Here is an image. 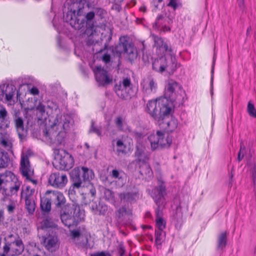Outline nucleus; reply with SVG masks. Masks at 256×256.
<instances>
[{"label": "nucleus", "mask_w": 256, "mask_h": 256, "mask_svg": "<svg viewBox=\"0 0 256 256\" xmlns=\"http://www.w3.org/2000/svg\"><path fill=\"white\" fill-rule=\"evenodd\" d=\"M116 146L118 148L117 152L118 154L126 153V146L122 140H118L116 142Z\"/></svg>", "instance_id": "41"}, {"label": "nucleus", "mask_w": 256, "mask_h": 256, "mask_svg": "<svg viewBox=\"0 0 256 256\" xmlns=\"http://www.w3.org/2000/svg\"><path fill=\"white\" fill-rule=\"evenodd\" d=\"M92 256H110L108 254H106L104 252H100L94 254Z\"/></svg>", "instance_id": "63"}, {"label": "nucleus", "mask_w": 256, "mask_h": 256, "mask_svg": "<svg viewBox=\"0 0 256 256\" xmlns=\"http://www.w3.org/2000/svg\"><path fill=\"white\" fill-rule=\"evenodd\" d=\"M51 199L50 197H44L40 200V208L42 211L48 212L51 210Z\"/></svg>", "instance_id": "37"}, {"label": "nucleus", "mask_w": 256, "mask_h": 256, "mask_svg": "<svg viewBox=\"0 0 256 256\" xmlns=\"http://www.w3.org/2000/svg\"><path fill=\"white\" fill-rule=\"evenodd\" d=\"M152 40L154 41V46L157 49L169 53V54L172 53V49L171 46L168 45L167 42H164L163 38L158 36L154 34L151 35Z\"/></svg>", "instance_id": "19"}, {"label": "nucleus", "mask_w": 256, "mask_h": 256, "mask_svg": "<svg viewBox=\"0 0 256 256\" xmlns=\"http://www.w3.org/2000/svg\"><path fill=\"white\" fill-rule=\"evenodd\" d=\"M79 210V208L74 204H68L65 209L60 214V219L64 224L68 228L75 226L79 220L76 216H74L76 210Z\"/></svg>", "instance_id": "8"}, {"label": "nucleus", "mask_w": 256, "mask_h": 256, "mask_svg": "<svg viewBox=\"0 0 256 256\" xmlns=\"http://www.w3.org/2000/svg\"><path fill=\"white\" fill-rule=\"evenodd\" d=\"M162 230H157L155 232L156 244V245L160 244L162 242Z\"/></svg>", "instance_id": "52"}, {"label": "nucleus", "mask_w": 256, "mask_h": 256, "mask_svg": "<svg viewBox=\"0 0 256 256\" xmlns=\"http://www.w3.org/2000/svg\"><path fill=\"white\" fill-rule=\"evenodd\" d=\"M114 52L120 54L125 53L130 60H132L137 56L136 48L133 44L129 42L127 36H122L119 38V43L114 49Z\"/></svg>", "instance_id": "7"}, {"label": "nucleus", "mask_w": 256, "mask_h": 256, "mask_svg": "<svg viewBox=\"0 0 256 256\" xmlns=\"http://www.w3.org/2000/svg\"><path fill=\"white\" fill-rule=\"evenodd\" d=\"M118 196L122 202H132L136 201L138 198V193L136 192H123L119 193Z\"/></svg>", "instance_id": "30"}, {"label": "nucleus", "mask_w": 256, "mask_h": 256, "mask_svg": "<svg viewBox=\"0 0 256 256\" xmlns=\"http://www.w3.org/2000/svg\"><path fill=\"white\" fill-rule=\"evenodd\" d=\"M162 132L158 130L156 134H151L148 136V140L152 150L159 148L160 138H162Z\"/></svg>", "instance_id": "28"}, {"label": "nucleus", "mask_w": 256, "mask_h": 256, "mask_svg": "<svg viewBox=\"0 0 256 256\" xmlns=\"http://www.w3.org/2000/svg\"><path fill=\"white\" fill-rule=\"evenodd\" d=\"M110 60V56L108 54H104L102 56V60L106 64L109 62Z\"/></svg>", "instance_id": "59"}, {"label": "nucleus", "mask_w": 256, "mask_h": 256, "mask_svg": "<svg viewBox=\"0 0 256 256\" xmlns=\"http://www.w3.org/2000/svg\"><path fill=\"white\" fill-rule=\"evenodd\" d=\"M115 124L120 130H124V123L121 117H117L115 120Z\"/></svg>", "instance_id": "49"}, {"label": "nucleus", "mask_w": 256, "mask_h": 256, "mask_svg": "<svg viewBox=\"0 0 256 256\" xmlns=\"http://www.w3.org/2000/svg\"><path fill=\"white\" fill-rule=\"evenodd\" d=\"M147 110L148 114L158 122L164 116L170 114L172 108L163 100H150L147 104Z\"/></svg>", "instance_id": "4"}, {"label": "nucleus", "mask_w": 256, "mask_h": 256, "mask_svg": "<svg viewBox=\"0 0 256 256\" xmlns=\"http://www.w3.org/2000/svg\"><path fill=\"white\" fill-rule=\"evenodd\" d=\"M32 111V108H24V120L17 116H16L14 118L15 127L20 140H23L26 137L28 130L32 127V117L29 114Z\"/></svg>", "instance_id": "6"}, {"label": "nucleus", "mask_w": 256, "mask_h": 256, "mask_svg": "<svg viewBox=\"0 0 256 256\" xmlns=\"http://www.w3.org/2000/svg\"><path fill=\"white\" fill-rule=\"evenodd\" d=\"M32 155V151L30 149L27 150L26 152H22L20 160H28L29 158Z\"/></svg>", "instance_id": "51"}, {"label": "nucleus", "mask_w": 256, "mask_h": 256, "mask_svg": "<svg viewBox=\"0 0 256 256\" xmlns=\"http://www.w3.org/2000/svg\"><path fill=\"white\" fill-rule=\"evenodd\" d=\"M10 161H0V168H6L9 165Z\"/></svg>", "instance_id": "61"}, {"label": "nucleus", "mask_w": 256, "mask_h": 256, "mask_svg": "<svg viewBox=\"0 0 256 256\" xmlns=\"http://www.w3.org/2000/svg\"><path fill=\"white\" fill-rule=\"evenodd\" d=\"M94 72L99 86H106L112 82V79L108 76V72L100 66H96Z\"/></svg>", "instance_id": "12"}, {"label": "nucleus", "mask_w": 256, "mask_h": 256, "mask_svg": "<svg viewBox=\"0 0 256 256\" xmlns=\"http://www.w3.org/2000/svg\"><path fill=\"white\" fill-rule=\"evenodd\" d=\"M248 112L250 116L256 118V110L254 105L250 102H248Z\"/></svg>", "instance_id": "48"}, {"label": "nucleus", "mask_w": 256, "mask_h": 256, "mask_svg": "<svg viewBox=\"0 0 256 256\" xmlns=\"http://www.w3.org/2000/svg\"><path fill=\"white\" fill-rule=\"evenodd\" d=\"M159 125L164 128L168 132H172L178 126V120L174 118H170L168 116V115L164 116L161 118L160 122H158Z\"/></svg>", "instance_id": "17"}, {"label": "nucleus", "mask_w": 256, "mask_h": 256, "mask_svg": "<svg viewBox=\"0 0 256 256\" xmlns=\"http://www.w3.org/2000/svg\"><path fill=\"white\" fill-rule=\"evenodd\" d=\"M20 182H17L14 184H10V188H5L4 186H0V193L2 195L1 201L5 202L14 195H16L20 190Z\"/></svg>", "instance_id": "16"}, {"label": "nucleus", "mask_w": 256, "mask_h": 256, "mask_svg": "<svg viewBox=\"0 0 256 256\" xmlns=\"http://www.w3.org/2000/svg\"><path fill=\"white\" fill-rule=\"evenodd\" d=\"M83 16H84V17L83 18L85 19L87 26L94 19L95 17V13L94 12L93 10L87 13H86V12H84V14Z\"/></svg>", "instance_id": "44"}, {"label": "nucleus", "mask_w": 256, "mask_h": 256, "mask_svg": "<svg viewBox=\"0 0 256 256\" xmlns=\"http://www.w3.org/2000/svg\"><path fill=\"white\" fill-rule=\"evenodd\" d=\"M226 244V232H222L218 238V249H223Z\"/></svg>", "instance_id": "40"}, {"label": "nucleus", "mask_w": 256, "mask_h": 256, "mask_svg": "<svg viewBox=\"0 0 256 256\" xmlns=\"http://www.w3.org/2000/svg\"><path fill=\"white\" fill-rule=\"evenodd\" d=\"M58 222V220H54L50 216L46 217L42 221V228H56L58 229L56 222Z\"/></svg>", "instance_id": "36"}, {"label": "nucleus", "mask_w": 256, "mask_h": 256, "mask_svg": "<svg viewBox=\"0 0 256 256\" xmlns=\"http://www.w3.org/2000/svg\"><path fill=\"white\" fill-rule=\"evenodd\" d=\"M17 182H20L12 172L6 170L4 172H0V186H5L8 183L14 184Z\"/></svg>", "instance_id": "21"}, {"label": "nucleus", "mask_w": 256, "mask_h": 256, "mask_svg": "<svg viewBox=\"0 0 256 256\" xmlns=\"http://www.w3.org/2000/svg\"><path fill=\"white\" fill-rule=\"evenodd\" d=\"M16 88L13 84H4L0 85V100L10 102L15 93Z\"/></svg>", "instance_id": "13"}, {"label": "nucleus", "mask_w": 256, "mask_h": 256, "mask_svg": "<svg viewBox=\"0 0 256 256\" xmlns=\"http://www.w3.org/2000/svg\"><path fill=\"white\" fill-rule=\"evenodd\" d=\"M162 209H156V226L159 230H163L166 227V222L164 219L161 217L162 210Z\"/></svg>", "instance_id": "35"}, {"label": "nucleus", "mask_w": 256, "mask_h": 256, "mask_svg": "<svg viewBox=\"0 0 256 256\" xmlns=\"http://www.w3.org/2000/svg\"><path fill=\"white\" fill-rule=\"evenodd\" d=\"M67 182L68 178L66 175L59 172L52 174L48 178L49 184L56 188H64Z\"/></svg>", "instance_id": "14"}, {"label": "nucleus", "mask_w": 256, "mask_h": 256, "mask_svg": "<svg viewBox=\"0 0 256 256\" xmlns=\"http://www.w3.org/2000/svg\"><path fill=\"white\" fill-rule=\"evenodd\" d=\"M168 6L173 8L175 10L178 7L177 0H170L169 3L167 4Z\"/></svg>", "instance_id": "54"}, {"label": "nucleus", "mask_w": 256, "mask_h": 256, "mask_svg": "<svg viewBox=\"0 0 256 256\" xmlns=\"http://www.w3.org/2000/svg\"><path fill=\"white\" fill-rule=\"evenodd\" d=\"M4 220V212L2 210H0V224L3 222Z\"/></svg>", "instance_id": "62"}, {"label": "nucleus", "mask_w": 256, "mask_h": 256, "mask_svg": "<svg viewBox=\"0 0 256 256\" xmlns=\"http://www.w3.org/2000/svg\"><path fill=\"white\" fill-rule=\"evenodd\" d=\"M116 215L119 223L126 224L130 220L131 212L130 210H128L125 207L122 206L116 211Z\"/></svg>", "instance_id": "23"}, {"label": "nucleus", "mask_w": 256, "mask_h": 256, "mask_svg": "<svg viewBox=\"0 0 256 256\" xmlns=\"http://www.w3.org/2000/svg\"><path fill=\"white\" fill-rule=\"evenodd\" d=\"M251 178L253 184V190L256 198V166H254L252 170Z\"/></svg>", "instance_id": "47"}, {"label": "nucleus", "mask_w": 256, "mask_h": 256, "mask_svg": "<svg viewBox=\"0 0 256 256\" xmlns=\"http://www.w3.org/2000/svg\"><path fill=\"white\" fill-rule=\"evenodd\" d=\"M240 8L242 10H244V0H236Z\"/></svg>", "instance_id": "60"}, {"label": "nucleus", "mask_w": 256, "mask_h": 256, "mask_svg": "<svg viewBox=\"0 0 256 256\" xmlns=\"http://www.w3.org/2000/svg\"><path fill=\"white\" fill-rule=\"evenodd\" d=\"M9 124L7 111L5 108L0 106V128H8Z\"/></svg>", "instance_id": "32"}, {"label": "nucleus", "mask_w": 256, "mask_h": 256, "mask_svg": "<svg viewBox=\"0 0 256 256\" xmlns=\"http://www.w3.org/2000/svg\"><path fill=\"white\" fill-rule=\"evenodd\" d=\"M94 132L98 136H102V129L101 128H98L94 126V122L93 120L91 122V126L89 130V133Z\"/></svg>", "instance_id": "46"}, {"label": "nucleus", "mask_w": 256, "mask_h": 256, "mask_svg": "<svg viewBox=\"0 0 256 256\" xmlns=\"http://www.w3.org/2000/svg\"><path fill=\"white\" fill-rule=\"evenodd\" d=\"M172 142V138L167 135L165 136L164 134L162 133V138H160L159 148H168Z\"/></svg>", "instance_id": "38"}, {"label": "nucleus", "mask_w": 256, "mask_h": 256, "mask_svg": "<svg viewBox=\"0 0 256 256\" xmlns=\"http://www.w3.org/2000/svg\"><path fill=\"white\" fill-rule=\"evenodd\" d=\"M54 160H68L72 158V155L63 149H54Z\"/></svg>", "instance_id": "33"}, {"label": "nucleus", "mask_w": 256, "mask_h": 256, "mask_svg": "<svg viewBox=\"0 0 256 256\" xmlns=\"http://www.w3.org/2000/svg\"><path fill=\"white\" fill-rule=\"evenodd\" d=\"M0 144L5 148L8 146V141L5 139H2L0 142Z\"/></svg>", "instance_id": "64"}, {"label": "nucleus", "mask_w": 256, "mask_h": 256, "mask_svg": "<svg viewBox=\"0 0 256 256\" xmlns=\"http://www.w3.org/2000/svg\"><path fill=\"white\" fill-rule=\"evenodd\" d=\"M24 248L22 240H20L18 242H15L14 244L10 246L8 251L3 250V252L0 254V256H6L8 253H10L12 256H19L23 252Z\"/></svg>", "instance_id": "18"}, {"label": "nucleus", "mask_w": 256, "mask_h": 256, "mask_svg": "<svg viewBox=\"0 0 256 256\" xmlns=\"http://www.w3.org/2000/svg\"><path fill=\"white\" fill-rule=\"evenodd\" d=\"M38 90L33 86V113L36 114L35 120L40 126V133L46 140H50L58 144H62L66 136V131L70 128L71 118L68 115L58 114L48 130L46 128L47 114L45 106L42 103V96H39Z\"/></svg>", "instance_id": "1"}, {"label": "nucleus", "mask_w": 256, "mask_h": 256, "mask_svg": "<svg viewBox=\"0 0 256 256\" xmlns=\"http://www.w3.org/2000/svg\"><path fill=\"white\" fill-rule=\"evenodd\" d=\"M86 6L89 8L93 10L95 13V15L99 16L101 18L104 17V14H106V11L100 7H94V4H92L91 2H88L86 4Z\"/></svg>", "instance_id": "39"}, {"label": "nucleus", "mask_w": 256, "mask_h": 256, "mask_svg": "<svg viewBox=\"0 0 256 256\" xmlns=\"http://www.w3.org/2000/svg\"><path fill=\"white\" fill-rule=\"evenodd\" d=\"M175 218L176 219L180 220L181 219L182 217V203L181 202L180 203L178 206L176 207L175 212Z\"/></svg>", "instance_id": "53"}, {"label": "nucleus", "mask_w": 256, "mask_h": 256, "mask_svg": "<svg viewBox=\"0 0 256 256\" xmlns=\"http://www.w3.org/2000/svg\"><path fill=\"white\" fill-rule=\"evenodd\" d=\"M142 164L140 166V172H144L146 174L150 176L152 171L149 166L146 162V161H142Z\"/></svg>", "instance_id": "45"}, {"label": "nucleus", "mask_w": 256, "mask_h": 256, "mask_svg": "<svg viewBox=\"0 0 256 256\" xmlns=\"http://www.w3.org/2000/svg\"><path fill=\"white\" fill-rule=\"evenodd\" d=\"M23 87H26L28 88V90L30 94H32V88H30V84H22L20 86L18 90L16 92V97L18 99L20 98V96L22 94V93L20 92V90L22 89Z\"/></svg>", "instance_id": "50"}, {"label": "nucleus", "mask_w": 256, "mask_h": 256, "mask_svg": "<svg viewBox=\"0 0 256 256\" xmlns=\"http://www.w3.org/2000/svg\"><path fill=\"white\" fill-rule=\"evenodd\" d=\"M52 164L56 168L62 170H68L74 166V161H53Z\"/></svg>", "instance_id": "31"}, {"label": "nucleus", "mask_w": 256, "mask_h": 256, "mask_svg": "<svg viewBox=\"0 0 256 256\" xmlns=\"http://www.w3.org/2000/svg\"><path fill=\"white\" fill-rule=\"evenodd\" d=\"M16 206L14 204H8L7 206V209L8 211L10 214H12L14 212V210H15Z\"/></svg>", "instance_id": "58"}, {"label": "nucleus", "mask_w": 256, "mask_h": 256, "mask_svg": "<svg viewBox=\"0 0 256 256\" xmlns=\"http://www.w3.org/2000/svg\"><path fill=\"white\" fill-rule=\"evenodd\" d=\"M71 234L73 238H78L80 236V232L78 230H74L71 232Z\"/></svg>", "instance_id": "56"}, {"label": "nucleus", "mask_w": 256, "mask_h": 256, "mask_svg": "<svg viewBox=\"0 0 256 256\" xmlns=\"http://www.w3.org/2000/svg\"><path fill=\"white\" fill-rule=\"evenodd\" d=\"M158 186L152 189L150 196L157 206L156 209H162L166 204L165 196L166 195V188L161 178H158Z\"/></svg>", "instance_id": "9"}, {"label": "nucleus", "mask_w": 256, "mask_h": 256, "mask_svg": "<svg viewBox=\"0 0 256 256\" xmlns=\"http://www.w3.org/2000/svg\"><path fill=\"white\" fill-rule=\"evenodd\" d=\"M20 240H22L21 238L17 234H10L8 235L4 238V244L3 246L2 250L8 251L10 246L14 244L15 242H18Z\"/></svg>", "instance_id": "27"}, {"label": "nucleus", "mask_w": 256, "mask_h": 256, "mask_svg": "<svg viewBox=\"0 0 256 256\" xmlns=\"http://www.w3.org/2000/svg\"><path fill=\"white\" fill-rule=\"evenodd\" d=\"M215 60H216V58H215V56H214V58H213V62H212V70H211V73H212L211 84H212V86L213 84V81H214V64H215Z\"/></svg>", "instance_id": "57"}, {"label": "nucleus", "mask_w": 256, "mask_h": 256, "mask_svg": "<svg viewBox=\"0 0 256 256\" xmlns=\"http://www.w3.org/2000/svg\"><path fill=\"white\" fill-rule=\"evenodd\" d=\"M142 92L148 95L152 92H154L157 88V84L153 78L150 76L148 77L143 80L142 83Z\"/></svg>", "instance_id": "20"}, {"label": "nucleus", "mask_w": 256, "mask_h": 256, "mask_svg": "<svg viewBox=\"0 0 256 256\" xmlns=\"http://www.w3.org/2000/svg\"><path fill=\"white\" fill-rule=\"evenodd\" d=\"M111 176L112 178L118 179L121 178V177L120 176L119 172L116 170H112Z\"/></svg>", "instance_id": "55"}, {"label": "nucleus", "mask_w": 256, "mask_h": 256, "mask_svg": "<svg viewBox=\"0 0 256 256\" xmlns=\"http://www.w3.org/2000/svg\"><path fill=\"white\" fill-rule=\"evenodd\" d=\"M43 240L45 247L50 252H54L58 248L59 242L56 236L48 235L46 237H44Z\"/></svg>", "instance_id": "22"}, {"label": "nucleus", "mask_w": 256, "mask_h": 256, "mask_svg": "<svg viewBox=\"0 0 256 256\" xmlns=\"http://www.w3.org/2000/svg\"><path fill=\"white\" fill-rule=\"evenodd\" d=\"M46 194H50V197L51 199V201L57 207H60L65 203V198L62 192L58 191L48 190Z\"/></svg>", "instance_id": "25"}, {"label": "nucleus", "mask_w": 256, "mask_h": 256, "mask_svg": "<svg viewBox=\"0 0 256 256\" xmlns=\"http://www.w3.org/2000/svg\"><path fill=\"white\" fill-rule=\"evenodd\" d=\"M178 66L175 56L171 54L155 58L152 62V70L160 74L166 72L172 74Z\"/></svg>", "instance_id": "3"}, {"label": "nucleus", "mask_w": 256, "mask_h": 256, "mask_svg": "<svg viewBox=\"0 0 256 256\" xmlns=\"http://www.w3.org/2000/svg\"><path fill=\"white\" fill-rule=\"evenodd\" d=\"M240 151L238 154V160H240L242 158H246V159H249L250 158V157L249 156L246 155L244 157V154H245V146L244 144V142L242 140L240 141Z\"/></svg>", "instance_id": "42"}, {"label": "nucleus", "mask_w": 256, "mask_h": 256, "mask_svg": "<svg viewBox=\"0 0 256 256\" xmlns=\"http://www.w3.org/2000/svg\"><path fill=\"white\" fill-rule=\"evenodd\" d=\"M132 85L130 78H124L122 83L120 82L119 84L115 86V92L122 98L128 99L130 98L132 94V90H130Z\"/></svg>", "instance_id": "11"}, {"label": "nucleus", "mask_w": 256, "mask_h": 256, "mask_svg": "<svg viewBox=\"0 0 256 256\" xmlns=\"http://www.w3.org/2000/svg\"><path fill=\"white\" fill-rule=\"evenodd\" d=\"M182 92V86L172 80H168L166 86L165 96L171 102H174L181 98Z\"/></svg>", "instance_id": "10"}, {"label": "nucleus", "mask_w": 256, "mask_h": 256, "mask_svg": "<svg viewBox=\"0 0 256 256\" xmlns=\"http://www.w3.org/2000/svg\"><path fill=\"white\" fill-rule=\"evenodd\" d=\"M104 198L110 202H114V192L109 189H105L104 192Z\"/></svg>", "instance_id": "43"}, {"label": "nucleus", "mask_w": 256, "mask_h": 256, "mask_svg": "<svg viewBox=\"0 0 256 256\" xmlns=\"http://www.w3.org/2000/svg\"><path fill=\"white\" fill-rule=\"evenodd\" d=\"M91 209L94 214L104 215L108 210V206L102 202H100L98 204H92Z\"/></svg>", "instance_id": "29"}, {"label": "nucleus", "mask_w": 256, "mask_h": 256, "mask_svg": "<svg viewBox=\"0 0 256 256\" xmlns=\"http://www.w3.org/2000/svg\"><path fill=\"white\" fill-rule=\"evenodd\" d=\"M171 20L166 16L160 14L156 18L154 25L156 28H161L164 32L170 31V28L168 26Z\"/></svg>", "instance_id": "24"}, {"label": "nucleus", "mask_w": 256, "mask_h": 256, "mask_svg": "<svg viewBox=\"0 0 256 256\" xmlns=\"http://www.w3.org/2000/svg\"><path fill=\"white\" fill-rule=\"evenodd\" d=\"M20 170L22 175L32 182V178L28 174L30 170V161H20Z\"/></svg>", "instance_id": "34"}, {"label": "nucleus", "mask_w": 256, "mask_h": 256, "mask_svg": "<svg viewBox=\"0 0 256 256\" xmlns=\"http://www.w3.org/2000/svg\"><path fill=\"white\" fill-rule=\"evenodd\" d=\"M82 4V2L79 3L76 14L75 10H70L68 11L64 18L66 22L69 23L72 28L76 30H84L86 26V22L83 18L84 7L81 6Z\"/></svg>", "instance_id": "5"}, {"label": "nucleus", "mask_w": 256, "mask_h": 256, "mask_svg": "<svg viewBox=\"0 0 256 256\" xmlns=\"http://www.w3.org/2000/svg\"><path fill=\"white\" fill-rule=\"evenodd\" d=\"M72 184L68 190L69 194H74L75 189H78L82 186H86L89 190V193L94 197L96 194V190L94 185L90 182L94 178L93 171L86 167H76L73 169L70 174Z\"/></svg>", "instance_id": "2"}, {"label": "nucleus", "mask_w": 256, "mask_h": 256, "mask_svg": "<svg viewBox=\"0 0 256 256\" xmlns=\"http://www.w3.org/2000/svg\"><path fill=\"white\" fill-rule=\"evenodd\" d=\"M96 28L93 24L87 28L84 31V34L88 36L87 44L88 45L96 46L98 42V36L96 32Z\"/></svg>", "instance_id": "26"}, {"label": "nucleus", "mask_w": 256, "mask_h": 256, "mask_svg": "<svg viewBox=\"0 0 256 256\" xmlns=\"http://www.w3.org/2000/svg\"><path fill=\"white\" fill-rule=\"evenodd\" d=\"M21 198L24 200L25 208L28 212V215H32V189L30 186H22Z\"/></svg>", "instance_id": "15"}]
</instances>
